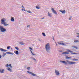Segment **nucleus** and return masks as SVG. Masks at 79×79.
<instances>
[{
	"instance_id": "obj_1",
	"label": "nucleus",
	"mask_w": 79,
	"mask_h": 79,
	"mask_svg": "<svg viewBox=\"0 0 79 79\" xmlns=\"http://www.w3.org/2000/svg\"><path fill=\"white\" fill-rule=\"evenodd\" d=\"M49 44V43H48L45 45V49L46 52H47L48 53H50V49H51V47Z\"/></svg>"
},
{
	"instance_id": "obj_2",
	"label": "nucleus",
	"mask_w": 79,
	"mask_h": 79,
	"mask_svg": "<svg viewBox=\"0 0 79 79\" xmlns=\"http://www.w3.org/2000/svg\"><path fill=\"white\" fill-rule=\"evenodd\" d=\"M5 19H1V24H2L4 26H8L9 24H6V23H5Z\"/></svg>"
},
{
	"instance_id": "obj_3",
	"label": "nucleus",
	"mask_w": 79,
	"mask_h": 79,
	"mask_svg": "<svg viewBox=\"0 0 79 79\" xmlns=\"http://www.w3.org/2000/svg\"><path fill=\"white\" fill-rule=\"evenodd\" d=\"M0 31L1 32H4L5 31H6V29L4 28L3 26L0 25Z\"/></svg>"
},
{
	"instance_id": "obj_4",
	"label": "nucleus",
	"mask_w": 79,
	"mask_h": 79,
	"mask_svg": "<svg viewBox=\"0 0 79 79\" xmlns=\"http://www.w3.org/2000/svg\"><path fill=\"white\" fill-rule=\"evenodd\" d=\"M66 62H68V64H74L76 63V62H70V61L68 60L66 61Z\"/></svg>"
},
{
	"instance_id": "obj_5",
	"label": "nucleus",
	"mask_w": 79,
	"mask_h": 79,
	"mask_svg": "<svg viewBox=\"0 0 79 79\" xmlns=\"http://www.w3.org/2000/svg\"><path fill=\"white\" fill-rule=\"evenodd\" d=\"M27 72L28 73V74H31V75H32V76H37V75L36 74L34 73H33L29 71H27Z\"/></svg>"
},
{
	"instance_id": "obj_6",
	"label": "nucleus",
	"mask_w": 79,
	"mask_h": 79,
	"mask_svg": "<svg viewBox=\"0 0 79 79\" xmlns=\"http://www.w3.org/2000/svg\"><path fill=\"white\" fill-rule=\"evenodd\" d=\"M51 10L53 13H54L56 15H57V13H56V11L55 10H54V8H52Z\"/></svg>"
},
{
	"instance_id": "obj_7",
	"label": "nucleus",
	"mask_w": 79,
	"mask_h": 79,
	"mask_svg": "<svg viewBox=\"0 0 79 79\" xmlns=\"http://www.w3.org/2000/svg\"><path fill=\"white\" fill-rule=\"evenodd\" d=\"M51 10L53 13H54L56 15H57V13H56V11L55 10H54V8H52Z\"/></svg>"
},
{
	"instance_id": "obj_8",
	"label": "nucleus",
	"mask_w": 79,
	"mask_h": 79,
	"mask_svg": "<svg viewBox=\"0 0 79 79\" xmlns=\"http://www.w3.org/2000/svg\"><path fill=\"white\" fill-rule=\"evenodd\" d=\"M55 72L56 73V74L57 75V76H59L60 75V73L59 72V71H58V70H55Z\"/></svg>"
},
{
	"instance_id": "obj_9",
	"label": "nucleus",
	"mask_w": 79,
	"mask_h": 79,
	"mask_svg": "<svg viewBox=\"0 0 79 79\" xmlns=\"http://www.w3.org/2000/svg\"><path fill=\"white\" fill-rule=\"evenodd\" d=\"M71 47L72 48H74L75 49H77V50H78L79 49V48H78V47L77 46H72Z\"/></svg>"
},
{
	"instance_id": "obj_10",
	"label": "nucleus",
	"mask_w": 79,
	"mask_h": 79,
	"mask_svg": "<svg viewBox=\"0 0 79 79\" xmlns=\"http://www.w3.org/2000/svg\"><path fill=\"white\" fill-rule=\"evenodd\" d=\"M0 50L1 51V52H7V50H5L3 48H0Z\"/></svg>"
},
{
	"instance_id": "obj_11",
	"label": "nucleus",
	"mask_w": 79,
	"mask_h": 79,
	"mask_svg": "<svg viewBox=\"0 0 79 79\" xmlns=\"http://www.w3.org/2000/svg\"><path fill=\"white\" fill-rule=\"evenodd\" d=\"M14 53H15L16 55H18V54H19V52H18V51H14Z\"/></svg>"
},
{
	"instance_id": "obj_12",
	"label": "nucleus",
	"mask_w": 79,
	"mask_h": 79,
	"mask_svg": "<svg viewBox=\"0 0 79 79\" xmlns=\"http://www.w3.org/2000/svg\"><path fill=\"white\" fill-rule=\"evenodd\" d=\"M60 63H64V64H68V63L66 62V61H65L60 60Z\"/></svg>"
},
{
	"instance_id": "obj_13",
	"label": "nucleus",
	"mask_w": 79,
	"mask_h": 79,
	"mask_svg": "<svg viewBox=\"0 0 79 79\" xmlns=\"http://www.w3.org/2000/svg\"><path fill=\"white\" fill-rule=\"evenodd\" d=\"M60 12H61V13H63L64 14H65L66 13V10H60Z\"/></svg>"
},
{
	"instance_id": "obj_14",
	"label": "nucleus",
	"mask_w": 79,
	"mask_h": 79,
	"mask_svg": "<svg viewBox=\"0 0 79 79\" xmlns=\"http://www.w3.org/2000/svg\"><path fill=\"white\" fill-rule=\"evenodd\" d=\"M6 53H7V54H9L10 55H14V53L12 52H6Z\"/></svg>"
},
{
	"instance_id": "obj_15",
	"label": "nucleus",
	"mask_w": 79,
	"mask_h": 79,
	"mask_svg": "<svg viewBox=\"0 0 79 79\" xmlns=\"http://www.w3.org/2000/svg\"><path fill=\"white\" fill-rule=\"evenodd\" d=\"M62 54H69V52H68V51H66L63 52Z\"/></svg>"
},
{
	"instance_id": "obj_16",
	"label": "nucleus",
	"mask_w": 79,
	"mask_h": 79,
	"mask_svg": "<svg viewBox=\"0 0 79 79\" xmlns=\"http://www.w3.org/2000/svg\"><path fill=\"white\" fill-rule=\"evenodd\" d=\"M7 70H8L9 71H10V72H12V70H11V69L9 68V67H8L7 68Z\"/></svg>"
},
{
	"instance_id": "obj_17",
	"label": "nucleus",
	"mask_w": 79,
	"mask_h": 79,
	"mask_svg": "<svg viewBox=\"0 0 79 79\" xmlns=\"http://www.w3.org/2000/svg\"><path fill=\"white\" fill-rule=\"evenodd\" d=\"M48 16H49V17H51L52 14L50 13L49 12H48Z\"/></svg>"
},
{
	"instance_id": "obj_18",
	"label": "nucleus",
	"mask_w": 79,
	"mask_h": 79,
	"mask_svg": "<svg viewBox=\"0 0 79 79\" xmlns=\"http://www.w3.org/2000/svg\"><path fill=\"white\" fill-rule=\"evenodd\" d=\"M19 44H20V45H24L25 44L23 43V42L21 41L19 42Z\"/></svg>"
},
{
	"instance_id": "obj_19",
	"label": "nucleus",
	"mask_w": 79,
	"mask_h": 79,
	"mask_svg": "<svg viewBox=\"0 0 79 79\" xmlns=\"http://www.w3.org/2000/svg\"><path fill=\"white\" fill-rule=\"evenodd\" d=\"M11 21H13V22H14V21H15V19H14V18L13 17L11 18Z\"/></svg>"
},
{
	"instance_id": "obj_20",
	"label": "nucleus",
	"mask_w": 79,
	"mask_h": 79,
	"mask_svg": "<svg viewBox=\"0 0 79 79\" xmlns=\"http://www.w3.org/2000/svg\"><path fill=\"white\" fill-rule=\"evenodd\" d=\"M6 55V53L3 52L2 54V57H4V56H5V55Z\"/></svg>"
},
{
	"instance_id": "obj_21",
	"label": "nucleus",
	"mask_w": 79,
	"mask_h": 79,
	"mask_svg": "<svg viewBox=\"0 0 79 79\" xmlns=\"http://www.w3.org/2000/svg\"><path fill=\"white\" fill-rule=\"evenodd\" d=\"M66 59H71V57H68V56H66Z\"/></svg>"
},
{
	"instance_id": "obj_22",
	"label": "nucleus",
	"mask_w": 79,
	"mask_h": 79,
	"mask_svg": "<svg viewBox=\"0 0 79 79\" xmlns=\"http://www.w3.org/2000/svg\"><path fill=\"white\" fill-rule=\"evenodd\" d=\"M72 60H73V61H78V59H73Z\"/></svg>"
},
{
	"instance_id": "obj_23",
	"label": "nucleus",
	"mask_w": 79,
	"mask_h": 79,
	"mask_svg": "<svg viewBox=\"0 0 79 79\" xmlns=\"http://www.w3.org/2000/svg\"><path fill=\"white\" fill-rule=\"evenodd\" d=\"M42 34L43 36H44V37H45V36H46V35L44 33L42 32Z\"/></svg>"
},
{
	"instance_id": "obj_24",
	"label": "nucleus",
	"mask_w": 79,
	"mask_h": 79,
	"mask_svg": "<svg viewBox=\"0 0 79 79\" xmlns=\"http://www.w3.org/2000/svg\"><path fill=\"white\" fill-rule=\"evenodd\" d=\"M67 51H68L69 52H70V53H73V52L69 49L67 50Z\"/></svg>"
},
{
	"instance_id": "obj_25",
	"label": "nucleus",
	"mask_w": 79,
	"mask_h": 79,
	"mask_svg": "<svg viewBox=\"0 0 79 79\" xmlns=\"http://www.w3.org/2000/svg\"><path fill=\"white\" fill-rule=\"evenodd\" d=\"M15 48L17 50H19V48L18 47H15Z\"/></svg>"
},
{
	"instance_id": "obj_26",
	"label": "nucleus",
	"mask_w": 79,
	"mask_h": 79,
	"mask_svg": "<svg viewBox=\"0 0 79 79\" xmlns=\"http://www.w3.org/2000/svg\"><path fill=\"white\" fill-rule=\"evenodd\" d=\"M74 42L75 43H77V42H79V40H74Z\"/></svg>"
},
{
	"instance_id": "obj_27",
	"label": "nucleus",
	"mask_w": 79,
	"mask_h": 79,
	"mask_svg": "<svg viewBox=\"0 0 79 79\" xmlns=\"http://www.w3.org/2000/svg\"><path fill=\"white\" fill-rule=\"evenodd\" d=\"M30 52L31 54H32V55H36L34 54V53H33L32 52V51H30Z\"/></svg>"
},
{
	"instance_id": "obj_28",
	"label": "nucleus",
	"mask_w": 79,
	"mask_h": 79,
	"mask_svg": "<svg viewBox=\"0 0 79 79\" xmlns=\"http://www.w3.org/2000/svg\"><path fill=\"white\" fill-rule=\"evenodd\" d=\"M4 71L5 70L4 69H3L1 70V73H3L4 72Z\"/></svg>"
},
{
	"instance_id": "obj_29",
	"label": "nucleus",
	"mask_w": 79,
	"mask_h": 79,
	"mask_svg": "<svg viewBox=\"0 0 79 79\" xmlns=\"http://www.w3.org/2000/svg\"><path fill=\"white\" fill-rule=\"evenodd\" d=\"M11 48V46H8L7 48V50H9Z\"/></svg>"
},
{
	"instance_id": "obj_30",
	"label": "nucleus",
	"mask_w": 79,
	"mask_h": 79,
	"mask_svg": "<svg viewBox=\"0 0 79 79\" xmlns=\"http://www.w3.org/2000/svg\"><path fill=\"white\" fill-rule=\"evenodd\" d=\"M61 45L64 46L66 45V44H64V43H61Z\"/></svg>"
},
{
	"instance_id": "obj_31",
	"label": "nucleus",
	"mask_w": 79,
	"mask_h": 79,
	"mask_svg": "<svg viewBox=\"0 0 79 79\" xmlns=\"http://www.w3.org/2000/svg\"><path fill=\"white\" fill-rule=\"evenodd\" d=\"M36 8L37 9H40V7H39V6H36Z\"/></svg>"
},
{
	"instance_id": "obj_32",
	"label": "nucleus",
	"mask_w": 79,
	"mask_h": 79,
	"mask_svg": "<svg viewBox=\"0 0 79 79\" xmlns=\"http://www.w3.org/2000/svg\"><path fill=\"white\" fill-rule=\"evenodd\" d=\"M27 12H28V13H32V12H31V11H30V10H29V11L27 10Z\"/></svg>"
},
{
	"instance_id": "obj_33",
	"label": "nucleus",
	"mask_w": 79,
	"mask_h": 79,
	"mask_svg": "<svg viewBox=\"0 0 79 79\" xmlns=\"http://www.w3.org/2000/svg\"><path fill=\"white\" fill-rule=\"evenodd\" d=\"M71 54H74L75 55H77V53H76L75 52L72 53Z\"/></svg>"
},
{
	"instance_id": "obj_34",
	"label": "nucleus",
	"mask_w": 79,
	"mask_h": 79,
	"mask_svg": "<svg viewBox=\"0 0 79 79\" xmlns=\"http://www.w3.org/2000/svg\"><path fill=\"white\" fill-rule=\"evenodd\" d=\"M9 66L10 68H12V66H11V64H9Z\"/></svg>"
},
{
	"instance_id": "obj_35",
	"label": "nucleus",
	"mask_w": 79,
	"mask_h": 79,
	"mask_svg": "<svg viewBox=\"0 0 79 79\" xmlns=\"http://www.w3.org/2000/svg\"><path fill=\"white\" fill-rule=\"evenodd\" d=\"M6 67H8L9 66V64H7L6 65Z\"/></svg>"
},
{
	"instance_id": "obj_36",
	"label": "nucleus",
	"mask_w": 79,
	"mask_h": 79,
	"mask_svg": "<svg viewBox=\"0 0 79 79\" xmlns=\"http://www.w3.org/2000/svg\"><path fill=\"white\" fill-rule=\"evenodd\" d=\"M58 44H59V45H61V43L58 42Z\"/></svg>"
},
{
	"instance_id": "obj_37",
	"label": "nucleus",
	"mask_w": 79,
	"mask_h": 79,
	"mask_svg": "<svg viewBox=\"0 0 79 79\" xmlns=\"http://www.w3.org/2000/svg\"><path fill=\"white\" fill-rule=\"evenodd\" d=\"M22 11H26V10H24V9H22Z\"/></svg>"
},
{
	"instance_id": "obj_38",
	"label": "nucleus",
	"mask_w": 79,
	"mask_h": 79,
	"mask_svg": "<svg viewBox=\"0 0 79 79\" xmlns=\"http://www.w3.org/2000/svg\"><path fill=\"white\" fill-rule=\"evenodd\" d=\"M29 48L31 50H32V48H31V47H29Z\"/></svg>"
},
{
	"instance_id": "obj_39",
	"label": "nucleus",
	"mask_w": 79,
	"mask_h": 79,
	"mask_svg": "<svg viewBox=\"0 0 79 79\" xmlns=\"http://www.w3.org/2000/svg\"><path fill=\"white\" fill-rule=\"evenodd\" d=\"M27 69H28V70H29V69H30V67H27Z\"/></svg>"
},
{
	"instance_id": "obj_40",
	"label": "nucleus",
	"mask_w": 79,
	"mask_h": 79,
	"mask_svg": "<svg viewBox=\"0 0 79 79\" xmlns=\"http://www.w3.org/2000/svg\"><path fill=\"white\" fill-rule=\"evenodd\" d=\"M32 59H33V60H34V61H36V59H35L34 58H32Z\"/></svg>"
},
{
	"instance_id": "obj_41",
	"label": "nucleus",
	"mask_w": 79,
	"mask_h": 79,
	"mask_svg": "<svg viewBox=\"0 0 79 79\" xmlns=\"http://www.w3.org/2000/svg\"><path fill=\"white\" fill-rule=\"evenodd\" d=\"M52 38L53 40H55V38H54V37H53V36H52Z\"/></svg>"
},
{
	"instance_id": "obj_42",
	"label": "nucleus",
	"mask_w": 79,
	"mask_h": 79,
	"mask_svg": "<svg viewBox=\"0 0 79 79\" xmlns=\"http://www.w3.org/2000/svg\"><path fill=\"white\" fill-rule=\"evenodd\" d=\"M1 58H2V55H0V59H1Z\"/></svg>"
},
{
	"instance_id": "obj_43",
	"label": "nucleus",
	"mask_w": 79,
	"mask_h": 79,
	"mask_svg": "<svg viewBox=\"0 0 79 79\" xmlns=\"http://www.w3.org/2000/svg\"><path fill=\"white\" fill-rule=\"evenodd\" d=\"M2 69H0V73H1V72H2Z\"/></svg>"
},
{
	"instance_id": "obj_44",
	"label": "nucleus",
	"mask_w": 79,
	"mask_h": 79,
	"mask_svg": "<svg viewBox=\"0 0 79 79\" xmlns=\"http://www.w3.org/2000/svg\"><path fill=\"white\" fill-rule=\"evenodd\" d=\"M22 8H24V6H23V5L22 6Z\"/></svg>"
},
{
	"instance_id": "obj_45",
	"label": "nucleus",
	"mask_w": 79,
	"mask_h": 79,
	"mask_svg": "<svg viewBox=\"0 0 79 79\" xmlns=\"http://www.w3.org/2000/svg\"><path fill=\"white\" fill-rule=\"evenodd\" d=\"M44 19V18H43L41 19Z\"/></svg>"
},
{
	"instance_id": "obj_46",
	"label": "nucleus",
	"mask_w": 79,
	"mask_h": 79,
	"mask_svg": "<svg viewBox=\"0 0 79 79\" xmlns=\"http://www.w3.org/2000/svg\"><path fill=\"white\" fill-rule=\"evenodd\" d=\"M63 52V51H60V52Z\"/></svg>"
},
{
	"instance_id": "obj_47",
	"label": "nucleus",
	"mask_w": 79,
	"mask_h": 79,
	"mask_svg": "<svg viewBox=\"0 0 79 79\" xmlns=\"http://www.w3.org/2000/svg\"><path fill=\"white\" fill-rule=\"evenodd\" d=\"M29 26H30L29 25H28V26H27V27H29Z\"/></svg>"
},
{
	"instance_id": "obj_48",
	"label": "nucleus",
	"mask_w": 79,
	"mask_h": 79,
	"mask_svg": "<svg viewBox=\"0 0 79 79\" xmlns=\"http://www.w3.org/2000/svg\"><path fill=\"white\" fill-rule=\"evenodd\" d=\"M77 35H79V33H77Z\"/></svg>"
},
{
	"instance_id": "obj_49",
	"label": "nucleus",
	"mask_w": 79,
	"mask_h": 79,
	"mask_svg": "<svg viewBox=\"0 0 79 79\" xmlns=\"http://www.w3.org/2000/svg\"><path fill=\"white\" fill-rule=\"evenodd\" d=\"M56 46H58V44H56Z\"/></svg>"
},
{
	"instance_id": "obj_50",
	"label": "nucleus",
	"mask_w": 79,
	"mask_h": 79,
	"mask_svg": "<svg viewBox=\"0 0 79 79\" xmlns=\"http://www.w3.org/2000/svg\"><path fill=\"white\" fill-rule=\"evenodd\" d=\"M69 20H71V18H69Z\"/></svg>"
},
{
	"instance_id": "obj_51",
	"label": "nucleus",
	"mask_w": 79,
	"mask_h": 79,
	"mask_svg": "<svg viewBox=\"0 0 79 79\" xmlns=\"http://www.w3.org/2000/svg\"><path fill=\"white\" fill-rule=\"evenodd\" d=\"M39 41H40V40H39Z\"/></svg>"
},
{
	"instance_id": "obj_52",
	"label": "nucleus",
	"mask_w": 79,
	"mask_h": 79,
	"mask_svg": "<svg viewBox=\"0 0 79 79\" xmlns=\"http://www.w3.org/2000/svg\"><path fill=\"white\" fill-rule=\"evenodd\" d=\"M67 44H68V43H67Z\"/></svg>"
}]
</instances>
